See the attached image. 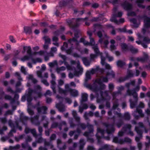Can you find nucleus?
Returning a JSON list of instances; mask_svg holds the SVG:
<instances>
[{"label": "nucleus", "instance_id": "obj_1", "mask_svg": "<svg viewBox=\"0 0 150 150\" xmlns=\"http://www.w3.org/2000/svg\"><path fill=\"white\" fill-rule=\"evenodd\" d=\"M126 95L133 96L134 100L130 99L129 101L130 103L131 107L132 108L134 107L137 103L138 99L137 93L135 90H131L129 89H128L127 91Z\"/></svg>", "mask_w": 150, "mask_h": 150}, {"label": "nucleus", "instance_id": "obj_2", "mask_svg": "<svg viewBox=\"0 0 150 150\" xmlns=\"http://www.w3.org/2000/svg\"><path fill=\"white\" fill-rule=\"evenodd\" d=\"M81 19H82L81 18H78L76 19L72 18L71 19H68L67 20V23L69 27L74 29L79 26V22Z\"/></svg>", "mask_w": 150, "mask_h": 150}, {"label": "nucleus", "instance_id": "obj_3", "mask_svg": "<svg viewBox=\"0 0 150 150\" xmlns=\"http://www.w3.org/2000/svg\"><path fill=\"white\" fill-rule=\"evenodd\" d=\"M68 41V42L71 45H75V47L77 49L79 50H80L81 49L79 42L76 38H73L69 39Z\"/></svg>", "mask_w": 150, "mask_h": 150}, {"label": "nucleus", "instance_id": "obj_4", "mask_svg": "<svg viewBox=\"0 0 150 150\" xmlns=\"http://www.w3.org/2000/svg\"><path fill=\"white\" fill-rule=\"evenodd\" d=\"M77 70L74 72V75L76 76H79L80 74H81L83 71V69L80 65V63L79 61L77 63Z\"/></svg>", "mask_w": 150, "mask_h": 150}, {"label": "nucleus", "instance_id": "obj_5", "mask_svg": "<svg viewBox=\"0 0 150 150\" xmlns=\"http://www.w3.org/2000/svg\"><path fill=\"white\" fill-rule=\"evenodd\" d=\"M35 92L38 98H40L42 96V88L39 85H36L34 86Z\"/></svg>", "mask_w": 150, "mask_h": 150}, {"label": "nucleus", "instance_id": "obj_6", "mask_svg": "<svg viewBox=\"0 0 150 150\" xmlns=\"http://www.w3.org/2000/svg\"><path fill=\"white\" fill-rule=\"evenodd\" d=\"M103 125L106 128V132L108 134H110L114 132L115 129L113 126L106 123H104Z\"/></svg>", "mask_w": 150, "mask_h": 150}, {"label": "nucleus", "instance_id": "obj_7", "mask_svg": "<svg viewBox=\"0 0 150 150\" xmlns=\"http://www.w3.org/2000/svg\"><path fill=\"white\" fill-rule=\"evenodd\" d=\"M37 110L39 114H45L47 113V108L45 106H43L40 107H37Z\"/></svg>", "mask_w": 150, "mask_h": 150}, {"label": "nucleus", "instance_id": "obj_8", "mask_svg": "<svg viewBox=\"0 0 150 150\" xmlns=\"http://www.w3.org/2000/svg\"><path fill=\"white\" fill-rule=\"evenodd\" d=\"M39 116V115H35L33 117L30 119L31 122L36 125H39L40 124V122L38 121Z\"/></svg>", "mask_w": 150, "mask_h": 150}, {"label": "nucleus", "instance_id": "obj_9", "mask_svg": "<svg viewBox=\"0 0 150 150\" xmlns=\"http://www.w3.org/2000/svg\"><path fill=\"white\" fill-rule=\"evenodd\" d=\"M101 64L103 66L105 65V68L107 69H111V67L110 65L105 62V58L103 57L101 54Z\"/></svg>", "mask_w": 150, "mask_h": 150}, {"label": "nucleus", "instance_id": "obj_10", "mask_svg": "<svg viewBox=\"0 0 150 150\" xmlns=\"http://www.w3.org/2000/svg\"><path fill=\"white\" fill-rule=\"evenodd\" d=\"M98 71H100L102 73L104 72V70L103 69L100 68L99 67H97L95 69H92L91 70L88 71L91 74H94Z\"/></svg>", "mask_w": 150, "mask_h": 150}, {"label": "nucleus", "instance_id": "obj_11", "mask_svg": "<svg viewBox=\"0 0 150 150\" xmlns=\"http://www.w3.org/2000/svg\"><path fill=\"white\" fill-rule=\"evenodd\" d=\"M105 130L100 127H98L97 129V133L96 134V136L98 141L100 139L101 137L98 135L99 133L101 134L102 136L104 135L105 133Z\"/></svg>", "mask_w": 150, "mask_h": 150}, {"label": "nucleus", "instance_id": "obj_12", "mask_svg": "<svg viewBox=\"0 0 150 150\" xmlns=\"http://www.w3.org/2000/svg\"><path fill=\"white\" fill-rule=\"evenodd\" d=\"M56 107L60 112H64L65 110L64 105L61 103H59L56 105Z\"/></svg>", "mask_w": 150, "mask_h": 150}, {"label": "nucleus", "instance_id": "obj_13", "mask_svg": "<svg viewBox=\"0 0 150 150\" xmlns=\"http://www.w3.org/2000/svg\"><path fill=\"white\" fill-rule=\"evenodd\" d=\"M78 127L77 128L76 130L77 132L79 133H80L81 132V130L80 128L84 130L86 127V124L83 123H80L78 124Z\"/></svg>", "mask_w": 150, "mask_h": 150}, {"label": "nucleus", "instance_id": "obj_14", "mask_svg": "<svg viewBox=\"0 0 150 150\" xmlns=\"http://www.w3.org/2000/svg\"><path fill=\"white\" fill-rule=\"evenodd\" d=\"M144 25L146 28H150V18L145 16L144 17Z\"/></svg>", "mask_w": 150, "mask_h": 150}, {"label": "nucleus", "instance_id": "obj_15", "mask_svg": "<svg viewBox=\"0 0 150 150\" xmlns=\"http://www.w3.org/2000/svg\"><path fill=\"white\" fill-rule=\"evenodd\" d=\"M122 6L127 11L131 10L132 8V4L126 2L123 3Z\"/></svg>", "mask_w": 150, "mask_h": 150}, {"label": "nucleus", "instance_id": "obj_16", "mask_svg": "<svg viewBox=\"0 0 150 150\" xmlns=\"http://www.w3.org/2000/svg\"><path fill=\"white\" fill-rule=\"evenodd\" d=\"M72 114L76 121L78 122H80V117L78 116L76 111L74 110H73L72 112Z\"/></svg>", "mask_w": 150, "mask_h": 150}, {"label": "nucleus", "instance_id": "obj_17", "mask_svg": "<svg viewBox=\"0 0 150 150\" xmlns=\"http://www.w3.org/2000/svg\"><path fill=\"white\" fill-rule=\"evenodd\" d=\"M117 8L116 7H114L113 9V15L115 17H121L122 15V13L121 12H119L117 14H116V11H117Z\"/></svg>", "mask_w": 150, "mask_h": 150}, {"label": "nucleus", "instance_id": "obj_18", "mask_svg": "<svg viewBox=\"0 0 150 150\" xmlns=\"http://www.w3.org/2000/svg\"><path fill=\"white\" fill-rule=\"evenodd\" d=\"M79 150H83L84 146L86 144L84 140L83 139H81L79 141Z\"/></svg>", "mask_w": 150, "mask_h": 150}, {"label": "nucleus", "instance_id": "obj_19", "mask_svg": "<svg viewBox=\"0 0 150 150\" xmlns=\"http://www.w3.org/2000/svg\"><path fill=\"white\" fill-rule=\"evenodd\" d=\"M69 91L71 95L74 97H76L78 96V92L77 91L72 89H69Z\"/></svg>", "mask_w": 150, "mask_h": 150}, {"label": "nucleus", "instance_id": "obj_20", "mask_svg": "<svg viewBox=\"0 0 150 150\" xmlns=\"http://www.w3.org/2000/svg\"><path fill=\"white\" fill-rule=\"evenodd\" d=\"M28 78V79L31 80L32 82L34 84L37 83L38 82V80L34 77L33 75H29Z\"/></svg>", "mask_w": 150, "mask_h": 150}, {"label": "nucleus", "instance_id": "obj_21", "mask_svg": "<svg viewBox=\"0 0 150 150\" xmlns=\"http://www.w3.org/2000/svg\"><path fill=\"white\" fill-rule=\"evenodd\" d=\"M119 105L118 100L117 99H116L113 103L112 109L113 110H115L117 109L119 106Z\"/></svg>", "mask_w": 150, "mask_h": 150}, {"label": "nucleus", "instance_id": "obj_22", "mask_svg": "<svg viewBox=\"0 0 150 150\" xmlns=\"http://www.w3.org/2000/svg\"><path fill=\"white\" fill-rule=\"evenodd\" d=\"M4 99L6 100H10V103H12L15 102V100L14 98H13L12 97L8 95H6L4 96Z\"/></svg>", "mask_w": 150, "mask_h": 150}, {"label": "nucleus", "instance_id": "obj_23", "mask_svg": "<svg viewBox=\"0 0 150 150\" xmlns=\"http://www.w3.org/2000/svg\"><path fill=\"white\" fill-rule=\"evenodd\" d=\"M44 145L45 146H49L50 149H52L54 147L53 145L50 142L47 141L46 139L44 140Z\"/></svg>", "mask_w": 150, "mask_h": 150}, {"label": "nucleus", "instance_id": "obj_24", "mask_svg": "<svg viewBox=\"0 0 150 150\" xmlns=\"http://www.w3.org/2000/svg\"><path fill=\"white\" fill-rule=\"evenodd\" d=\"M113 142L115 143H119L120 144H123L122 139H119L118 137H115L113 139Z\"/></svg>", "mask_w": 150, "mask_h": 150}, {"label": "nucleus", "instance_id": "obj_25", "mask_svg": "<svg viewBox=\"0 0 150 150\" xmlns=\"http://www.w3.org/2000/svg\"><path fill=\"white\" fill-rule=\"evenodd\" d=\"M72 1L71 0H66L65 1H62L59 3L60 6L62 7L65 6L67 3H69Z\"/></svg>", "mask_w": 150, "mask_h": 150}, {"label": "nucleus", "instance_id": "obj_26", "mask_svg": "<svg viewBox=\"0 0 150 150\" xmlns=\"http://www.w3.org/2000/svg\"><path fill=\"white\" fill-rule=\"evenodd\" d=\"M134 76V74L132 71L130 70H128L127 72V75L126 76L128 79L129 78L133 77Z\"/></svg>", "mask_w": 150, "mask_h": 150}, {"label": "nucleus", "instance_id": "obj_27", "mask_svg": "<svg viewBox=\"0 0 150 150\" xmlns=\"http://www.w3.org/2000/svg\"><path fill=\"white\" fill-rule=\"evenodd\" d=\"M122 50L123 51H126L128 50V47L127 45L125 43H122L120 45Z\"/></svg>", "mask_w": 150, "mask_h": 150}, {"label": "nucleus", "instance_id": "obj_28", "mask_svg": "<svg viewBox=\"0 0 150 150\" xmlns=\"http://www.w3.org/2000/svg\"><path fill=\"white\" fill-rule=\"evenodd\" d=\"M94 26L95 28L94 31H95L97 29L99 30H100L102 29L103 28V26L100 24H95L94 25Z\"/></svg>", "mask_w": 150, "mask_h": 150}, {"label": "nucleus", "instance_id": "obj_29", "mask_svg": "<svg viewBox=\"0 0 150 150\" xmlns=\"http://www.w3.org/2000/svg\"><path fill=\"white\" fill-rule=\"evenodd\" d=\"M135 130L137 133L141 137L142 136L143 133L142 130L138 127H136L135 128Z\"/></svg>", "mask_w": 150, "mask_h": 150}, {"label": "nucleus", "instance_id": "obj_30", "mask_svg": "<svg viewBox=\"0 0 150 150\" xmlns=\"http://www.w3.org/2000/svg\"><path fill=\"white\" fill-rule=\"evenodd\" d=\"M129 50L133 54H136L138 52V50L134 47L132 46H130Z\"/></svg>", "mask_w": 150, "mask_h": 150}, {"label": "nucleus", "instance_id": "obj_31", "mask_svg": "<svg viewBox=\"0 0 150 150\" xmlns=\"http://www.w3.org/2000/svg\"><path fill=\"white\" fill-rule=\"evenodd\" d=\"M57 50V48L56 47H53L51 48V50L48 54H49L50 56L53 57L54 56L53 53L55 52Z\"/></svg>", "mask_w": 150, "mask_h": 150}, {"label": "nucleus", "instance_id": "obj_32", "mask_svg": "<svg viewBox=\"0 0 150 150\" xmlns=\"http://www.w3.org/2000/svg\"><path fill=\"white\" fill-rule=\"evenodd\" d=\"M82 59L84 64L85 65L88 66L90 64V62L88 60L86 57H83Z\"/></svg>", "mask_w": 150, "mask_h": 150}, {"label": "nucleus", "instance_id": "obj_33", "mask_svg": "<svg viewBox=\"0 0 150 150\" xmlns=\"http://www.w3.org/2000/svg\"><path fill=\"white\" fill-rule=\"evenodd\" d=\"M87 126L90 133H93L94 131L93 127L92 125H90L88 123H87Z\"/></svg>", "mask_w": 150, "mask_h": 150}, {"label": "nucleus", "instance_id": "obj_34", "mask_svg": "<svg viewBox=\"0 0 150 150\" xmlns=\"http://www.w3.org/2000/svg\"><path fill=\"white\" fill-rule=\"evenodd\" d=\"M148 1H150V0H146ZM144 1V0H137V3H138V6L142 8H144L145 6L141 4L140 3H142Z\"/></svg>", "mask_w": 150, "mask_h": 150}, {"label": "nucleus", "instance_id": "obj_35", "mask_svg": "<svg viewBox=\"0 0 150 150\" xmlns=\"http://www.w3.org/2000/svg\"><path fill=\"white\" fill-rule=\"evenodd\" d=\"M48 65L50 67L52 68L55 66H57L58 63L57 61L54 60L52 62L49 63Z\"/></svg>", "mask_w": 150, "mask_h": 150}, {"label": "nucleus", "instance_id": "obj_36", "mask_svg": "<svg viewBox=\"0 0 150 150\" xmlns=\"http://www.w3.org/2000/svg\"><path fill=\"white\" fill-rule=\"evenodd\" d=\"M66 68L64 66L59 67H57L56 69V71L58 74H59L61 71H63L65 70Z\"/></svg>", "mask_w": 150, "mask_h": 150}, {"label": "nucleus", "instance_id": "obj_37", "mask_svg": "<svg viewBox=\"0 0 150 150\" xmlns=\"http://www.w3.org/2000/svg\"><path fill=\"white\" fill-rule=\"evenodd\" d=\"M16 132V131L15 129H12L8 134V136H7L9 138L11 137H13V133H15Z\"/></svg>", "mask_w": 150, "mask_h": 150}, {"label": "nucleus", "instance_id": "obj_38", "mask_svg": "<svg viewBox=\"0 0 150 150\" xmlns=\"http://www.w3.org/2000/svg\"><path fill=\"white\" fill-rule=\"evenodd\" d=\"M88 94L86 93H83L82 94V101L84 102L86 101L88 99Z\"/></svg>", "mask_w": 150, "mask_h": 150}, {"label": "nucleus", "instance_id": "obj_39", "mask_svg": "<svg viewBox=\"0 0 150 150\" xmlns=\"http://www.w3.org/2000/svg\"><path fill=\"white\" fill-rule=\"evenodd\" d=\"M25 136V134H24L19 135L18 137H15V139L16 141L17 142H19L20 140L22 139H23Z\"/></svg>", "mask_w": 150, "mask_h": 150}, {"label": "nucleus", "instance_id": "obj_40", "mask_svg": "<svg viewBox=\"0 0 150 150\" xmlns=\"http://www.w3.org/2000/svg\"><path fill=\"white\" fill-rule=\"evenodd\" d=\"M125 64L126 63L125 62L121 60H119L117 62V66L120 67H123L125 65Z\"/></svg>", "mask_w": 150, "mask_h": 150}, {"label": "nucleus", "instance_id": "obj_41", "mask_svg": "<svg viewBox=\"0 0 150 150\" xmlns=\"http://www.w3.org/2000/svg\"><path fill=\"white\" fill-rule=\"evenodd\" d=\"M130 116L128 112L125 113L123 116V118L124 120H129L130 119Z\"/></svg>", "mask_w": 150, "mask_h": 150}, {"label": "nucleus", "instance_id": "obj_42", "mask_svg": "<svg viewBox=\"0 0 150 150\" xmlns=\"http://www.w3.org/2000/svg\"><path fill=\"white\" fill-rule=\"evenodd\" d=\"M86 87L89 88L91 90L94 92H97V91L96 88H95L91 85L88 84L86 86Z\"/></svg>", "mask_w": 150, "mask_h": 150}, {"label": "nucleus", "instance_id": "obj_43", "mask_svg": "<svg viewBox=\"0 0 150 150\" xmlns=\"http://www.w3.org/2000/svg\"><path fill=\"white\" fill-rule=\"evenodd\" d=\"M33 136L35 138H36L38 137V135L37 134V132L35 129H31L30 132Z\"/></svg>", "mask_w": 150, "mask_h": 150}, {"label": "nucleus", "instance_id": "obj_44", "mask_svg": "<svg viewBox=\"0 0 150 150\" xmlns=\"http://www.w3.org/2000/svg\"><path fill=\"white\" fill-rule=\"evenodd\" d=\"M103 20V18L102 16H99V17L97 18H94L91 20V22H96L98 21H101Z\"/></svg>", "mask_w": 150, "mask_h": 150}, {"label": "nucleus", "instance_id": "obj_45", "mask_svg": "<svg viewBox=\"0 0 150 150\" xmlns=\"http://www.w3.org/2000/svg\"><path fill=\"white\" fill-rule=\"evenodd\" d=\"M122 141L123 142V144L125 142L131 143L132 142V140L128 137H126L124 138V139H122Z\"/></svg>", "mask_w": 150, "mask_h": 150}, {"label": "nucleus", "instance_id": "obj_46", "mask_svg": "<svg viewBox=\"0 0 150 150\" xmlns=\"http://www.w3.org/2000/svg\"><path fill=\"white\" fill-rule=\"evenodd\" d=\"M8 128L7 126L5 125L3 126L2 129H0V134H4V131L6 130Z\"/></svg>", "mask_w": 150, "mask_h": 150}, {"label": "nucleus", "instance_id": "obj_47", "mask_svg": "<svg viewBox=\"0 0 150 150\" xmlns=\"http://www.w3.org/2000/svg\"><path fill=\"white\" fill-rule=\"evenodd\" d=\"M80 42L83 43L85 45H90L89 43L86 40L83 38H81L80 39Z\"/></svg>", "mask_w": 150, "mask_h": 150}, {"label": "nucleus", "instance_id": "obj_48", "mask_svg": "<svg viewBox=\"0 0 150 150\" xmlns=\"http://www.w3.org/2000/svg\"><path fill=\"white\" fill-rule=\"evenodd\" d=\"M131 127L132 125L130 124H127L125 125L122 129L125 131L127 129H129V130H130Z\"/></svg>", "mask_w": 150, "mask_h": 150}, {"label": "nucleus", "instance_id": "obj_49", "mask_svg": "<svg viewBox=\"0 0 150 150\" xmlns=\"http://www.w3.org/2000/svg\"><path fill=\"white\" fill-rule=\"evenodd\" d=\"M63 125H64L65 127H67V124L66 122L65 121H62L59 124V129L60 130H61L62 129V126Z\"/></svg>", "mask_w": 150, "mask_h": 150}, {"label": "nucleus", "instance_id": "obj_50", "mask_svg": "<svg viewBox=\"0 0 150 150\" xmlns=\"http://www.w3.org/2000/svg\"><path fill=\"white\" fill-rule=\"evenodd\" d=\"M42 59L40 58H37L32 59V62L34 64L36 62H42Z\"/></svg>", "mask_w": 150, "mask_h": 150}, {"label": "nucleus", "instance_id": "obj_51", "mask_svg": "<svg viewBox=\"0 0 150 150\" xmlns=\"http://www.w3.org/2000/svg\"><path fill=\"white\" fill-rule=\"evenodd\" d=\"M106 76H110L111 77H114L115 76L114 73L112 71L110 72H107L106 73Z\"/></svg>", "mask_w": 150, "mask_h": 150}, {"label": "nucleus", "instance_id": "obj_52", "mask_svg": "<svg viewBox=\"0 0 150 150\" xmlns=\"http://www.w3.org/2000/svg\"><path fill=\"white\" fill-rule=\"evenodd\" d=\"M86 78L85 79V81H87L88 80L91 79V74L89 73L88 71H87L86 74Z\"/></svg>", "mask_w": 150, "mask_h": 150}, {"label": "nucleus", "instance_id": "obj_53", "mask_svg": "<svg viewBox=\"0 0 150 150\" xmlns=\"http://www.w3.org/2000/svg\"><path fill=\"white\" fill-rule=\"evenodd\" d=\"M32 140V139L30 135H27L25 138V142L26 143H28V142H30Z\"/></svg>", "mask_w": 150, "mask_h": 150}, {"label": "nucleus", "instance_id": "obj_54", "mask_svg": "<svg viewBox=\"0 0 150 150\" xmlns=\"http://www.w3.org/2000/svg\"><path fill=\"white\" fill-rule=\"evenodd\" d=\"M94 51L96 54H99L100 53L99 51L98 50V47L97 45H94L92 47Z\"/></svg>", "mask_w": 150, "mask_h": 150}, {"label": "nucleus", "instance_id": "obj_55", "mask_svg": "<svg viewBox=\"0 0 150 150\" xmlns=\"http://www.w3.org/2000/svg\"><path fill=\"white\" fill-rule=\"evenodd\" d=\"M136 112H138V113L139 114L140 116L142 117L144 116V114L142 112V110L141 109H139L138 108H137L135 111Z\"/></svg>", "mask_w": 150, "mask_h": 150}, {"label": "nucleus", "instance_id": "obj_56", "mask_svg": "<svg viewBox=\"0 0 150 150\" xmlns=\"http://www.w3.org/2000/svg\"><path fill=\"white\" fill-rule=\"evenodd\" d=\"M68 47V45L67 43L66 42H64V44L61 47V49L62 50H66Z\"/></svg>", "mask_w": 150, "mask_h": 150}, {"label": "nucleus", "instance_id": "obj_57", "mask_svg": "<svg viewBox=\"0 0 150 150\" xmlns=\"http://www.w3.org/2000/svg\"><path fill=\"white\" fill-rule=\"evenodd\" d=\"M143 41L146 43H150V38L148 37H145L143 38Z\"/></svg>", "mask_w": 150, "mask_h": 150}, {"label": "nucleus", "instance_id": "obj_58", "mask_svg": "<svg viewBox=\"0 0 150 150\" xmlns=\"http://www.w3.org/2000/svg\"><path fill=\"white\" fill-rule=\"evenodd\" d=\"M58 125V123L56 122H53L51 125V128H54L57 127Z\"/></svg>", "mask_w": 150, "mask_h": 150}, {"label": "nucleus", "instance_id": "obj_59", "mask_svg": "<svg viewBox=\"0 0 150 150\" xmlns=\"http://www.w3.org/2000/svg\"><path fill=\"white\" fill-rule=\"evenodd\" d=\"M59 92L60 93L64 94L65 95L67 93V91L66 90L60 88H59Z\"/></svg>", "mask_w": 150, "mask_h": 150}, {"label": "nucleus", "instance_id": "obj_60", "mask_svg": "<svg viewBox=\"0 0 150 150\" xmlns=\"http://www.w3.org/2000/svg\"><path fill=\"white\" fill-rule=\"evenodd\" d=\"M21 120L23 121H25L28 120V117L22 115L20 118Z\"/></svg>", "mask_w": 150, "mask_h": 150}, {"label": "nucleus", "instance_id": "obj_61", "mask_svg": "<svg viewBox=\"0 0 150 150\" xmlns=\"http://www.w3.org/2000/svg\"><path fill=\"white\" fill-rule=\"evenodd\" d=\"M43 38L45 40V42L48 43H50L51 39L48 37L45 36Z\"/></svg>", "mask_w": 150, "mask_h": 150}, {"label": "nucleus", "instance_id": "obj_62", "mask_svg": "<svg viewBox=\"0 0 150 150\" xmlns=\"http://www.w3.org/2000/svg\"><path fill=\"white\" fill-rule=\"evenodd\" d=\"M104 32L103 30L102 31L99 30L97 33V35L99 38H101L103 36V33Z\"/></svg>", "mask_w": 150, "mask_h": 150}, {"label": "nucleus", "instance_id": "obj_63", "mask_svg": "<svg viewBox=\"0 0 150 150\" xmlns=\"http://www.w3.org/2000/svg\"><path fill=\"white\" fill-rule=\"evenodd\" d=\"M80 31L79 30H76L74 34V37L75 38H77L79 37V36L78 35V34L80 33Z\"/></svg>", "mask_w": 150, "mask_h": 150}, {"label": "nucleus", "instance_id": "obj_64", "mask_svg": "<svg viewBox=\"0 0 150 150\" xmlns=\"http://www.w3.org/2000/svg\"><path fill=\"white\" fill-rule=\"evenodd\" d=\"M27 111L28 113L31 115H33L34 114V112L33 110L30 108H28Z\"/></svg>", "mask_w": 150, "mask_h": 150}]
</instances>
